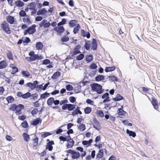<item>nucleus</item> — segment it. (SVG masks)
<instances>
[{"label": "nucleus", "instance_id": "1", "mask_svg": "<svg viewBox=\"0 0 160 160\" xmlns=\"http://www.w3.org/2000/svg\"><path fill=\"white\" fill-rule=\"evenodd\" d=\"M91 86L92 90L96 92L98 94H101L103 92L102 86L98 84L92 83L91 84Z\"/></svg>", "mask_w": 160, "mask_h": 160}, {"label": "nucleus", "instance_id": "2", "mask_svg": "<svg viewBox=\"0 0 160 160\" xmlns=\"http://www.w3.org/2000/svg\"><path fill=\"white\" fill-rule=\"evenodd\" d=\"M36 25L35 24H32L30 27H29L23 31L24 35L27 34L33 35L36 32Z\"/></svg>", "mask_w": 160, "mask_h": 160}, {"label": "nucleus", "instance_id": "3", "mask_svg": "<svg viewBox=\"0 0 160 160\" xmlns=\"http://www.w3.org/2000/svg\"><path fill=\"white\" fill-rule=\"evenodd\" d=\"M1 27L2 29L7 34H10L11 31L9 27V25L6 21H4L1 24Z\"/></svg>", "mask_w": 160, "mask_h": 160}, {"label": "nucleus", "instance_id": "4", "mask_svg": "<svg viewBox=\"0 0 160 160\" xmlns=\"http://www.w3.org/2000/svg\"><path fill=\"white\" fill-rule=\"evenodd\" d=\"M28 8L30 10L32 11L31 15H33L37 12V9L36 7V3L34 2H32L27 5Z\"/></svg>", "mask_w": 160, "mask_h": 160}, {"label": "nucleus", "instance_id": "5", "mask_svg": "<svg viewBox=\"0 0 160 160\" xmlns=\"http://www.w3.org/2000/svg\"><path fill=\"white\" fill-rule=\"evenodd\" d=\"M43 58L42 56L41 55L39 56L38 54H36L29 57H26L25 58L26 60L30 62L31 61H35L36 60L42 59Z\"/></svg>", "mask_w": 160, "mask_h": 160}, {"label": "nucleus", "instance_id": "6", "mask_svg": "<svg viewBox=\"0 0 160 160\" xmlns=\"http://www.w3.org/2000/svg\"><path fill=\"white\" fill-rule=\"evenodd\" d=\"M68 153L72 154L71 158L72 159H77L79 157L80 154L78 152H75L71 149H69L66 151Z\"/></svg>", "mask_w": 160, "mask_h": 160}, {"label": "nucleus", "instance_id": "7", "mask_svg": "<svg viewBox=\"0 0 160 160\" xmlns=\"http://www.w3.org/2000/svg\"><path fill=\"white\" fill-rule=\"evenodd\" d=\"M59 103V100H55L53 97H50L47 100V104L48 106H51L53 104L55 105H58Z\"/></svg>", "mask_w": 160, "mask_h": 160}, {"label": "nucleus", "instance_id": "8", "mask_svg": "<svg viewBox=\"0 0 160 160\" xmlns=\"http://www.w3.org/2000/svg\"><path fill=\"white\" fill-rule=\"evenodd\" d=\"M151 103L155 109L159 111V104L158 100L154 97L151 98Z\"/></svg>", "mask_w": 160, "mask_h": 160}, {"label": "nucleus", "instance_id": "9", "mask_svg": "<svg viewBox=\"0 0 160 160\" xmlns=\"http://www.w3.org/2000/svg\"><path fill=\"white\" fill-rule=\"evenodd\" d=\"M16 111L15 112V113L17 115L21 114L22 113L21 111L24 109V105L22 104H19L17 105Z\"/></svg>", "mask_w": 160, "mask_h": 160}, {"label": "nucleus", "instance_id": "10", "mask_svg": "<svg viewBox=\"0 0 160 160\" xmlns=\"http://www.w3.org/2000/svg\"><path fill=\"white\" fill-rule=\"evenodd\" d=\"M51 24L49 22H47L46 19H44L39 24L40 27H44V28H48L50 27Z\"/></svg>", "mask_w": 160, "mask_h": 160}, {"label": "nucleus", "instance_id": "11", "mask_svg": "<svg viewBox=\"0 0 160 160\" xmlns=\"http://www.w3.org/2000/svg\"><path fill=\"white\" fill-rule=\"evenodd\" d=\"M54 30L59 34L62 33L65 31V29L62 26H58L54 28Z\"/></svg>", "mask_w": 160, "mask_h": 160}, {"label": "nucleus", "instance_id": "12", "mask_svg": "<svg viewBox=\"0 0 160 160\" xmlns=\"http://www.w3.org/2000/svg\"><path fill=\"white\" fill-rule=\"evenodd\" d=\"M93 127L97 130H100L101 126L99 121L96 118H94L93 119Z\"/></svg>", "mask_w": 160, "mask_h": 160}, {"label": "nucleus", "instance_id": "13", "mask_svg": "<svg viewBox=\"0 0 160 160\" xmlns=\"http://www.w3.org/2000/svg\"><path fill=\"white\" fill-rule=\"evenodd\" d=\"M38 82L37 81H35L33 82V83L31 82H28L27 83L28 87H29L31 89L34 90L36 87V85L38 84Z\"/></svg>", "mask_w": 160, "mask_h": 160}, {"label": "nucleus", "instance_id": "14", "mask_svg": "<svg viewBox=\"0 0 160 160\" xmlns=\"http://www.w3.org/2000/svg\"><path fill=\"white\" fill-rule=\"evenodd\" d=\"M81 46L78 44L76 45L73 50L72 54L73 55H76L81 53L79 49L81 48Z\"/></svg>", "mask_w": 160, "mask_h": 160}, {"label": "nucleus", "instance_id": "15", "mask_svg": "<svg viewBox=\"0 0 160 160\" xmlns=\"http://www.w3.org/2000/svg\"><path fill=\"white\" fill-rule=\"evenodd\" d=\"M54 144V142L53 141H51L48 142L46 146V149H48L49 151H51L53 149V147L52 145Z\"/></svg>", "mask_w": 160, "mask_h": 160}, {"label": "nucleus", "instance_id": "16", "mask_svg": "<svg viewBox=\"0 0 160 160\" xmlns=\"http://www.w3.org/2000/svg\"><path fill=\"white\" fill-rule=\"evenodd\" d=\"M42 122V119L39 117L38 118L34 119L32 122L31 124L33 126H36L39 123H41Z\"/></svg>", "mask_w": 160, "mask_h": 160}, {"label": "nucleus", "instance_id": "17", "mask_svg": "<svg viewBox=\"0 0 160 160\" xmlns=\"http://www.w3.org/2000/svg\"><path fill=\"white\" fill-rule=\"evenodd\" d=\"M98 44L95 39H93L91 43V49L93 50H96L97 48Z\"/></svg>", "mask_w": 160, "mask_h": 160}, {"label": "nucleus", "instance_id": "18", "mask_svg": "<svg viewBox=\"0 0 160 160\" xmlns=\"http://www.w3.org/2000/svg\"><path fill=\"white\" fill-rule=\"evenodd\" d=\"M81 35L84 37H86L87 38H89L90 37V33L88 32H86L85 30L83 29H81Z\"/></svg>", "mask_w": 160, "mask_h": 160}, {"label": "nucleus", "instance_id": "19", "mask_svg": "<svg viewBox=\"0 0 160 160\" xmlns=\"http://www.w3.org/2000/svg\"><path fill=\"white\" fill-rule=\"evenodd\" d=\"M109 95V93L108 92H106L102 96V99L105 98L103 101V102H110V101L109 97L108 96Z\"/></svg>", "mask_w": 160, "mask_h": 160}, {"label": "nucleus", "instance_id": "20", "mask_svg": "<svg viewBox=\"0 0 160 160\" xmlns=\"http://www.w3.org/2000/svg\"><path fill=\"white\" fill-rule=\"evenodd\" d=\"M23 22L27 25L30 24L32 23V22L30 20L29 16H26L23 19Z\"/></svg>", "mask_w": 160, "mask_h": 160}, {"label": "nucleus", "instance_id": "21", "mask_svg": "<svg viewBox=\"0 0 160 160\" xmlns=\"http://www.w3.org/2000/svg\"><path fill=\"white\" fill-rule=\"evenodd\" d=\"M6 19L8 22L11 24H13L14 22V18L12 16L10 15L8 16Z\"/></svg>", "mask_w": 160, "mask_h": 160}, {"label": "nucleus", "instance_id": "22", "mask_svg": "<svg viewBox=\"0 0 160 160\" xmlns=\"http://www.w3.org/2000/svg\"><path fill=\"white\" fill-rule=\"evenodd\" d=\"M36 47L37 50H41L43 47V45L42 43L40 42H36Z\"/></svg>", "mask_w": 160, "mask_h": 160}, {"label": "nucleus", "instance_id": "23", "mask_svg": "<svg viewBox=\"0 0 160 160\" xmlns=\"http://www.w3.org/2000/svg\"><path fill=\"white\" fill-rule=\"evenodd\" d=\"M80 107H78L76 109L74 110L72 112V115L75 116L77 115L78 114H82V112L80 110Z\"/></svg>", "mask_w": 160, "mask_h": 160}, {"label": "nucleus", "instance_id": "24", "mask_svg": "<svg viewBox=\"0 0 160 160\" xmlns=\"http://www.w3.org/2000/svg\"><path fill=\"white\" fill-rule=\"evenodd\" d=\"M59 139L61 141H69L71 140V137L69 135L67 136L66 137H64L62 136L59 137Z\"/></svg>", "mask_w": 160, "mask_h": 160}, {"label": "nucleus", "instance_id": "25", "mask_svg": "<svg viewBox=\"0 0 160 160\" xmlns=\"http://www.w3.org/2000/svg\"><path fill=\"white\" fill-rule=\"evenodd\" d=\"M14 3L16 7H21L24 5V3L20 0L16 1Z\"/></svg>", "mask_w": 160, "mask_h": 160}, {"label": "nucleus", "instance_id": "26", "mask_svg": "<svg viewBox=\"0 0 160 160\" xmlns=\"http://www.w3.org/2000/svg\"><path fill=\"white\" fill-rule=\"evenodd\" d=\"M7 66V62L6 60H3L0 62V69L5 68Z\"/></svg>", "mask_w": 160, "mask_h": 160}, {"label": "nucleus", "instance_id": "27", "mask_svg": "<svg viewBox=\"0 0 160 160\" xmlns=\"http://www.w3.org/2000/svg\"><path fill=\"white\" fill-rule=\"evenodd\" d=\"M68 144L67 145V148H71L74 145V142L72 139L71 138V140L69 141Z\"/></svg>", "mask_w": 160, "mask_h": 160}, {"label": "nucleus", "instance_id": "28", "mask_svg": "<svg viewBox=\"0 0 160 160\" xmlns=\"http://www.w3.org/2000/svg\"><path fill=\"white\" fill-rule=\"evenodd\" d=\"M47 12V11L45 8H43L41 10H38L37 12L38 15H41L42 14H45Z\"/></svg>", "mask_w": 160, "mask_h": 160}, {"label": "nucleus", "instance_id": "29", "mask_svg": "<svg viewBox=\"0 0 160 160\" xmlns=\"http://www.w3.org/2000/svg\"><path fill=\"white\" fill-rule=\"evenodd\" d=\"M81 28V27L79 24L77 23L76 26L74 28L73 33L75 34L77 33Z\"/></svg>", "mask_w": 160, "mask_h": 160}, {"label": "nucleus", "instance_id": "30", "mask_svg": "<svg viewBox=\"0 0 160 160\" xmlns=\"http://www.w3.org/2000/svg\"><path fill=\"white\" fill-rule=\"evenodd\" d=\"M22 136L24 140L26 142H28L30 139V138L29 135L26 133H24L23 134Z\"/></svg>", "mask_w": 160, "mask_h": 160}, {"label": "nucleus", "instance_id": "31", "mask_svg": "<svg viewBox=\"0 0 160 160\" xmlns=\"http://www.w3.org/2000/svg\"><path fill=\"white\" fill-rule=\"evenodd\" d=\"M127 134L129 135V136H132L133 138H135L136 136V134L135 132L129 130L127 129L126 130Z\"/></svg>", "mask_w": 160, "mask_h": 160}, {"label": "nucleus", "instance_id": "32", "mask_svg": "<svg viewBox=\"0 0 160 160\" xmlns=\"http://www.w3.org/2000/svg\"><path fill=\"white\" fill-rule=\"evenodd\" d=\"M78 21L76 20H71L69 22L68 24L70 27H72L75 26L78 22Z\"/></svg>", "mask_w": 160, "mask_h": 160}, {"label": "nucleus", "instance_id": "33", "mask_svg": "<svg viewBox=\"0 0 160 160\" xmlns=\"http://www.w3.org/2000/svg\"><path fill=\"white\" fill-rule=\"evenodd\" d=\"M7 58L9 60H13V54L11 51H8L7 53Z\"/></svg>", "mask_w": 160, "mask_h": 160}, {"label": "nucleus", "instance_id": "34", "mask_svg": "<svg viewBox=\"0 0 160 160\" xmlns=\"http://www.w3.org/2000/svg\"><path fill=\"white\" fill-rule=\"evenodd\" d=\"M93 59V56L92 55H88L86 57V60L87 62L89 63L91 62Z\"/></svg>", "mask_w": 160, "mask_h": 160}, {"label": "nucleus", "instance_id": "35", "mask_svg": "<svg viewBox=\"0 0 160 160\" xmlns=\"http://www.w3.org/2000/svg\"><path fill=\"white\" fill-rule=\"evenodd\" d=\"M123 99V97L120 94H118L117 96L113 98L112 99L115 101H119Z\"/></svg>", "mask_w": 160, "mask_h": 160}, {"label": "nucleus", "instance_id": "36", "mask_svg": "<svg viewBox=\"0 0 160 160\" xmlns=\"http://www.w3.org/2000/svg\"><path fill=\"white\" fill-rule=\"evenodd\" d=\"M50 95V93L47 92H45L40 95V98L41 99H46L49 97Z\"/></svg>", "mask_w": 160, "mask_h": 160}, {"label": "nucleus", "instance_id": "37", "mask_svg": "<svg viewBox=\"0 0 160 160\" xmlns=\"http://www.w3.org/2000/svg\"><path fill=\"white\" fill-rule=\"evenodd\" d=\"M61 75V73L59 72H55L52 77V78L55 79L58 78Z\"/></svg>", "mask_w": 160, "mask_h": 160}, {"label": "nucleus", "instance_id": "38", "mask_svg": "<svg viewBox=\"0 0 160 160\" xmlns=\"http://www.w3.org/2000/svg\"><path fill=\"white\" fill-rule=\"evenodd\" d=\"M96 115L102 118L104 116V114L103 111L101 110H97L96 112Z\"/></svg>", "mask_w": 160, "mask_h": 160}, {"label": "nucleus", "instance_id": "39", "mask_svg": "<svg viewBox=\"0 0 160 160\" xmlns=\"http://www.w3.org/2000/svg\"><path fill=\"white\" fill-rule=\"evenodd\" d=\"M115 69V67L114 66H112L111 67H107L105 68V71L106 72H108L113 71Z\"/></svg>", "mask_w": 160, "mask_h": 160}, {"label": "nucleus", "instance_id": "40", "mask_svg": "<svg viewBox=\"0 0 160 160\" xmlns=\"http://www.w3.org/2000/svg\"><path fill=\"white\" fill-rule=\"evenodd\" d=\"M92 111L91 108L86 107L84 109V112L86 114H88L91 112Z\"/></svg>", "mask_w": 160, "mask_h": 160}, {"label": "nucleus", "instance_id": "41", "mask_svg": "<svg viewBox=\"0 0 160 160\" xmlns=\"http://www.w3.org/2000/svg\"><path fill=\"white\" fill-rule=\"evenodd\" d=\"M104 79V77L102 75H99L95 78V80L96 81H100Z\"/></svg>", "mask_w": 160, "mask_h": 160}, {"label": "nucleus", "instance_id": "42", "mask_svg": "<svg viewBox=\"0 0 160 160\" xmlns=\"http://www.w3.org/2000/svg\"><path fill=\"white\" fill-rule=\"evenodd\" d=\"M17 105L16 104H11L9 108V110L15 112Z\"/></svg>", "mask_w": 160, "mask_h": 160}, {"label": "nucleus", "instance_id": "43", "mask_svg": "<svg viewBox=\"0 0 160 160\" xmlns=\"http://www.w3.org/2000/svg\"><path fill=\"white\" fill-rule=\"evenodd\" d=\"M103 156V152L102 149H100L97 155L98 158H101Z\"/></svg>", "mask_w": 160, "mask_h": 160}, {"label": "nucleus", "instance_id": "44", "mask_svg": "<svg viewBox=\"0 0 160 160\" xmlns=\"http://www.w3.org/2000/svg\"><path fill=\"white\" fill-rule=\"evenodd\" d=\"M86 102L91 105L95 106L94 105V102L93 101L90 99H87L86 100Z\"/></svg>", "mask_w": 160, "mask_h": 160}, {"label": "nucleus", "instance_id": "45", "mask_svg": "<svg viewBox=\"0 0 160 160\" xmlns=\"http://www.w3.org/2000/svg\"><path fill=\"white\" fill-rule=\"evenodd\" d=\"M75 108L76 105H75L69 104L68 110L69 111H72Z\"/></svg>", "mask_w": 160, "mask_h": 160}, {"label": "nucleus", "instance_id": "46", "mask_svg": "<svg viewBox=\"0 0 160 160\" xmlns=\"http://www.w3.org/2000/svg\"><path fill=\"white\" fill-rule=\"evenodd\" d=\"M33 147H36L38 146V138L36 137L34 139H33Z\"/></svg>", "mask_w": 160, "mask_h": 160}, {"label": "nucleus", "instance_id": "47", "mask_svg": "<svg viewBox=\"0 0 160 160\" xmlns=\"http://www.w3.org/2000/svg\"><path fill=\"white\" fill-rule=\"evenodd\" d=\"M67 22V19L66 18H63L62 21L58 23V26H62L66 24Z\"/></svg>", "mask_w": 160, "mask_h": 160}, {"label": "nucleus", "instance_id": "48", "mask_svg": "<svg viewBox=\"0 0 160 160\" xmlns=\"http://www.w3.org/2000/svg\"><path fill=\"white\" fill-rule=\"evenodd\" d=\"M84 55L83 54L80 53L76 57V59L78 61L81 60L84 58Z\"/></svg>", "mask_w": 160, "mask_h": 160}, {"label": "nucleus", "instance_id": "49", "mask_svg": "<svg viewBox=\"0 0 160 160\" xmlns=\"http://www.w3.org/2000/svg\"><path fill=\"white\" fill-rule=\"evenodd\" d=\"M22 74L27 77H28L30 75L29 72L27 71H22Z\"/></svg>", "mask_w": 160, "mask_h": 160}, {"label": "nucleus", "instance_id": "50", "mask_svg": "<svg viewBox=\"0 0 160 160\" xmlns=\"http://www.w3.org/2000/svg\"><path fill=\"white\" fill-rule=\"evenodd\" d=\"M14 100L13 98L11 96L8 97L6 98V100L8 103H11L14 101Z\"/></svg>", "mask_w": 160, "mask_h": 160}, {"label": "nucleus", "instance_id": "51", "mask_svg": "<svg viewBox=\"0 0 160 160\" xmlns=\"http://www.w3.org/2000/svg\"><path fill=\"white\" fill-rule=\"evenodd\" d=\"M51 135V133L50 132H43V133L42 134L41 137L43 138H44Z\"/></svg>", "mask_w": 160, "mask_h": 160}, {"label": "nucleus", "instance_id": "52", "mask_svg": "<svg viewBox=\"0 0 160 160\" xmlns=\"http://www.w3.org/2000/svg\"><path fill=\"white\" fill-rule=\"evenodd\" d=\"M31 96V94L30 92H27L25 94H23L22 98L26 99L30 97Z\"/></svg>", "mask_w": 160, "mask_h": 160}, {"label": "nucleus", "instance_id": "53", "mask_svg": "<svg viewBox=\"0 0 160 160\" xmlns=\"http://www.w3.org/2000/svg\"><path fill=\"white\" fill-rule=\"evenodd\" d=\"M21 125L22 127L24 128H26L28 127V125L27 122L25 121L22 123Z\"/></svg>", "mask_w": 160, "mask_h": 160}, {"label": "nucleus", "instance_id": "54", "mask_svg": "<svg viewBox=\"0 0 160 160\" xmlns=\"http://www.w3.org/2000/svg\"><path fill=\"white\" fill-rule=\"evenodd\" d=\"M78 128L81 131H84L86 127L84 124H80L79 126H78Z\"/></svg>", "mask_w": 160, "mask_h": 160}, {"label": "nucleus", "instance_id": "55", "mask_svg": "<svg viewBox=\"0 0 160 160\" xmlns=\"http://www.w3.org/2000/svg\"><path fill=\"white\" fill-rule=\"evenodd\" d=\"M38 108H34L33 110L32 111L31 113L32 114V115L33 116H34L35 115H36L38 113Z\"/></svg>", "mask_w": 160, "mask_h": 160}, {"label": "nucleus", "instance_id": "56", "mask_svg": "<svg viewBox=\"0 0 160 160\" xmlns=\"http://www.w3.org/2000/svg\"><path fill=\"white\" fill-rule=\"evenodd\" d=\"M125 112L122 108L118 109V114L119 115H124L125 114Z\"/></svg>", "mask_w": 160, "mask_h": 160}, {"label": "nucleus", "instance_id": "57", "mask_svg": "<svg viewBox=\"0 0 160 160\" xmlns=\"http://www.w3.org/2000/svg\"><path fill=\"white\" fill-rule=\"evenodd\" d=\"M97 65L94 63L91 64L89 66V68L91 69H96L97 68Z\"/></svg>", "mask_w": 160, "mask_h": 160}, {"label": "nucleus", "instance_id": "58", "mask_svg": "<svg viewBox=\"0 0 160 160\" xmlns=\"http://www.w3.org/2000/svg\"><path fill=\"white\" fill-rule=\"evenodd\" d=\"M69 40V38L68 37L65 36L63 37L61 39V41L63 42H67Z\"/></svg>", "mask_w": 160, "mask_h": 160}, {"label": "nucleus", "instance_id": "59", "mask_svg": "<svg viewBox=\"0 0 160 160\" xmlns=\"http://www.w3.org/2000/svg\"><path fill=\"white\" fill-rule=\"evenodd\" d=\"M19 15L21 17H23L26 16L25 11L23 10H21L19 12Z\"/></svg>", "mask_w": 160, "mask_h": 160}, {"label": "nucleus", "instance_id": "60", "mask_svg": "<svg viewBox=\"0 0 160 160\" xmlns=\"http://www.w3.org/2000/svg\"><path fill=\"white\" fill-rule=\"evenodd\" d=\"M150 89V88H146L145 87H142V91L143 92L145 93H148L149 92V90Z\"/></svg>", "mask_w": 160, "mask_h": 160}, {"label": "nucleus", "instance_id": "61", "mask_svg": "<svg viewBox=\"0 0 160 160\" xmlns=\"http://www.w3.org/2000/svg\"><path fill=\"white\" fill-rule=\"evenodd\" d=\"M66 89L68 91H72L73 90V88L72 85L70 84H68L66 86Z\"/></svg>", "mask_w": 160, "mask_h": 160}, {"label": "nucleus", "instance_id": "62", "mask_svg": "<svg viewBox=\"0 0 160 160\" xmlns=\"http://www.w3.org/2000/svg\"><path fill=\"white\" fill-rule=\"evenodd\" d=\"M84 47L87 50H89L90 48V44L86 42L84 44Z\"/></svg>", "mask_w": 160, "mask_h": 160}, {"label": "nucleus", "instance_id": "63", "mask_svg": "<svg viewBox=\"0 0 160 160\" xmlns=\"http://www.w3.org/2000/svg\"><path fill=\"white\" fill-rule=\"evenodd\" d=\"M50 62V61L48 59H45L43 60L42 63L43 65H47Z\"/></svg>", "mask_w": 160, "mask_h": 160}, {"label": "nucleus", "instance_id": "64", "mask_svg": "<svg viewBox=\"0 0 160 160\" xmlns=\"http://www.w3.org/2000/svg\"><path fill=\"white\" fill-rule=\"evenodd\" d=\"M18 71V68L16 67H14L12 68V74H15Z\"/></svg>", "mask_w": 160, "mask_h": 160}]
</instances>
